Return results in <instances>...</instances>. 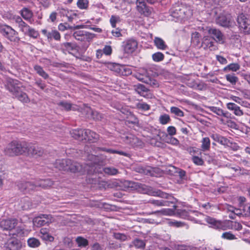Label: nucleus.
Listing matches in <instances>:
<instances>
[{"instance_id":"f03ea898","label":"nucleus","mask_w":250,"mask_h":250,"mask_svg":"<svg viewBox=\"0 0 250 250\" xmlns=\"http://www.w3.org/2000/svg\"><path fill=\"white\" fill-rule=\"evenodd\" d=\"M171 16L176 19V21L185 22L189 19L193 14L191 7L182 3H175L170 10Z\"/></svg>"},{"instance_id":"e433bc0d","label":"nucleus","mask_w":250,"mask_h":250,"mask_svg":"<svg viewBox=\"0 0 250 250\" xmlns=\"http://www.w3.org/2000/svg\"><path fill=\"white\" fill-rule=\"evenodd\" d=\"M201 36L200 34L197 32L192 33L191 36L192 43L197 47H200L201 43L200 42Z\"/></svg>"},{"instance_id":"1a4fd4ad","label":"nucleus","mask_w":250,"mask_h":250,"mask_svg":"<svg viewBox=\"0 0 250 250\" xmlns=\"http://www.w3.org/2000/svg\"><path fill=\"white\" fill-rule=\"evenodd\" d=\"M5 87L13 96L22 87V83L18 80L8 78L5 84Z\"/></svg>"},{"instance_id":"f3484780","label":"nucleus","mask_w":250,"mask_h":250,"mask_svg":"<svg viewBox=\"0 0 250 250\" xmlns=\"http://www.w3.org/2000/svg\"><path fill=\"white\" fill-rule=\"evenodd\" d=\"M216 23L223 27H229L231 25L233 21L230 15H220L216 20Z\"/></svg>"},{"instance_id":"49530a36","label":"nucleus","mask_w":250,"mask_h":250,"mask_svg":"<svg viewBox=\"0 0 250 250\" xmlns=\"http://www.w3.org/2000/svg\"><path fill=\"white\" fill-rule=\"evenodd\" d=\"M76 241L78 246L80 247H85L88 244V241L86 239L81 236L78 237L76 238Z\"/></svg>"},{"instance_id":"774afa93","label":"nucleus","mask_w":250,"mask_h":250,"mask_svg":"<svg viewBox=\"0 0 250 250\" xmlns=\"http://www.w3.org/2000/svg\"><path fill=\"white\" fill-rule=\"evenodd\" d=\"M103 53L106 55H109L112 53V48L110 46L106 45L102 50Z\"/></svg>"},{"instance_id":"a18cd8bd","label":"nucleus","mask_w":250,"mask_h":250,"mask_svg":"<svg viewBox=\"0 0 250 250\" xmlns=\"http://www.w3.org/2000/svg\"><path fill=\"white\" fill-rule=\"evenodd\" d=\"M164 55L160 52L155 53L152 55V59L155 62L162 61L164 59Z\"/></svg>"},{"instance_id":"4c0bfd02","label":"nucleus","mask_w":250,"mask_h":250,"mask_svg":"<svg viewBox=\"0 0 250 250\" xmlns=\"http://www.w3.org/2000/svg\"><path fill=\"white\" fill-rule=\"evenodd\" d=\"M27 244L30 248H36L39 247L41 245V242L37 238L31 237L27 240Z\"/></svg>"},{"instance_id":"6e6552de","label":"nucleus","mask_w":250,"mask_h":250,"mask_svg":"<svg viewBox=\"0 0 250 250\" xmlns=\"http://www.w3.org/2000/svg\"><path fill=\"white\" fill-rule=\"evenodd\" d=\"M136 10L142 15L148 17L152 12L153 8L147 6L145 0H136Z\"/></svg>"},{"instance_id":"79ce46f5","label":"nucleus","mask_w":250,"mask_h":250,"mask_svg":"<svg viewBox=\"0 0 250 250\" xmlns=\"http://www.w3.org/2000/svg\"><path fill=\"white\" fill-rule=\"evenodd\" d=\"M164 140L167 143L173 146H177L179 145V141L177 139L173 137L172 136H169L168 135H166V137Z\"/></svg>"},{"instance_id":"393cba45","label":"nucleus","mask_w":250,"mask_h":250,"mask_svg":"<svg viewBox=\"0 0 250 250\" xmlns=\"http://www.w3.org/2000/svg\"><path fill=\"white\" fill-rule=\"evenodd\" d=\"M39 236L42 240L47 242H53L54 238L49 233V230L47 228H42L40 230Z\"/></svg>"},{"instance_id":"20e7f679","label":"nucleus","mask_w":250,"mask_h":250,"mask_svg":"<svg viewBox=\"0 0 250 250\" xmlns=\"http://www.w3.org/2000/svg\"><path fill=\"white\" fill-rule=\"evenodd\" d=\"M27 147V143L26 142L14 140L8 144L4 152L9 156H18L25 153Z\"/></svg>"},{"instance_id":"39448f33","label":"nucleus","mask_w":250,"mask_h":250,"mask_svg":"<svg viewBox=\"0 0 250 250\" xmlns=\"http://www.w3.org/2000/svg\"><path fill=\"white\" fill-rule=\"evenodd\" d=\"M153 196H159L162 198L169 199V201L166 200L164 199L160 200H154L150 199L149 200L148 203L153 205L155 207H160L163 206H169L170 203H174L175 200L171 195L163 192L160 190H158L154 192Z\"/></svg>"},{"instance_id":"ddd939ff","label":"nucleus","mask_w":250,"mask_h":250,"mask_svg":"<svg viewBox=\"0 0 250 250\" xmlns=\"http://www.w3.org/2000/svg\"><path fill=\"white\" fill-rule=\"evenodd\" d=\"M74 38L78 41L89 42L94 37V34L88 32L79 30L74 32Z\"/></svg>"},{"instance_id":"8fccbe9b","label":"nucleus","mask_w":250,"mask_h":250,"mask_svg":"<svg viewBox=\"0 0 250 250\" xmlns=\"http://www.w3.org/2000/svg\"><path fill=\"white\" fill-rule=\"evenodd\" d=\"M226 78L227 81L229 82L232 85H235L238 79L234 74H228L226 75Z\"/></svg>"},{"instance_id":"dca6fc26","label":"nucleus","mask_w":250,"mask_h":250,"mask_svg":"<svg viewBox=\"0 0 250 250\" xmlns=\"http://www.w3.org/2000/svg\"><path fill=\"white\" fill-rule=\"evenodd\" d=\"M208 32L216 42L220 44L224 43L225 38L219 29L215 28H210L208 30Z\"/></svg>"},{"instance_id":"052dcab7","label":"nucleus","mask_w":250,"mask_h":250,"mask_svg":"<svg viewBox=\"0 0 250 250\" xmlns=\"http://www.w3.org/2000/svg\"><path fill=\"white\" fill-rule=\"evenodd\" d=\"M114 238L121 241H125L127 239V236L124 233L116 232L113 235Z\"/></svg>"},{"instance_id":"c9c22d12","label":"nucleus","mask_w":250,"mask_h":250,"mask_svg":"<svg viewBox=\"0 0 250 250\" xmlns=\"http://www.w3.org/2000/svg\"><path fill=\"white\" fill-rule=\"evenodd\" d=\"M201 150L203 151H208L210 147V140L208 137H204L201 141Z\"/></svg>"},{"instance_id":"473e14b6","label":"nucleus","mask_w":250,"mask_h":250,"mask_svg":"<svg viewBox=\"0 0 250 250\" xmlns=\"http://www.w3.org/2000/svg\"><path fill=\"white\" fill-rule=\"evenodd\" d=\"M154 42L158 49L164 50L167 48L165 41L159 37H155L154 39Z\"/></svg>"},{"instance_id":"13d9d810","label":"nucleus","mask_w":250,"mask_h":250,"mask_svg":"<svg viewBox=\"0 0 250 250\" xmlns=\"http://www.w3.org/2000/svg\"><path fill=\"white\" fill-rule=\"evenodd\" d=\"M99 149H101L102 150H103L104 151H105V152H107L109 153H113V154L117 153V154H120L122 155H125V153L123 151H117L116 150H114V149H108V148H104V147L99 148Z\"/></svg>"},{"instance_id":"0e129e2a","label":"nucleus","mask_w":250,"mask_h":250,"mask_svg":"<svg viewBox=\"0 0 250 250\" xmlns=\"http://www.w3.org/2000/svg\"><path fill=\"white\" fill-rule=\"evenodd\" d=\"M167 131L168 136H172L176 134V129L174 126H169Z\"/></svg>"},{"instance_id":"a878e982","label":"nucleus","mask_w":250,"mask_h":250,"mask_svg":"<svg viewBox=\"0 0 250 250\" xmlns=\"http://www.w3.org/2000/svg\"><path fill=\"white\" fill-rule=\"evenodd\" d=\"M58 105L62 110L69 111L70 110H76L78 109L77 105H73L67 101L60 102L58 104Z\"/></svg>"},{"instance_id":"5701e85b","label":"nucleus","mask_w":250,"mask_h":250,"mask_svg":"<svg viewBox=\"0 0 250 250\" xmlns=\"http://www.w3.org/2000/svg\"><path fill=\"white\" fill-rule=\"evenodd\" d=\"M42 34L46 36L48 40L54 39L56 41H59L61 39V35L60 33L56 30H52L51 31H47L46 29H43L42 31Z\"/></svg>"},{"instance_id":"338daca9","label":"nucleus","mask_w":250,"mask_h":250,"mask_svg":"<svg viewBox=\"0 0 250 250\" xmlns=\"http://www.w3.org/2000/svg\"><path fill=\"white\" fill-rule=\"evenodd\" d=\"M233 113L237 116H241L243 115V111L240 109V107L238 105L233 110Z\"/></svg>"},{"instance_id":"a19ab883","label":"nucleus","mask_w":250,"mask_h":250,"mask_svg":"<svg viewBox=\"0 0 250 250\" xmlns=\"http://www.w3.org/2000/svg\"><path fill=\"white\" fill-rule=\"evenodd\" d=\"M34 68L40 76L42 77L44 79L48 78V75L43 70L41 66L38 65H36L34 66Z\"/></svg>"},{"instance_id":"ea45409f","label":"nucleus","mask_w":250,"mask_h":250,"mask_svg":"<svg viewBox=\"0 0 250 250\" xmlns=\"http://www.w3.org/2000/svg\"><path fill=\"white\" fill-rule=\"evenodd\" d=\"M240 65L237 63H232L228 65L224 68V71L228 72L229 71L236 72L240 69Z\"/></svg>"},{"instance_id":"6ab92c4d","label":"nucleus","mask_w":250,"mask_h":250,"mask_svg":"<svg viewBox=\"0 0 250 250\" xmlns=\"http://www.w3.org/2000/svg\"><path fill=\"white\" fill-rule=\"evenodd\" d=\"M21 247V244L18 239L11 238L5 243L4 250H20Z\"/></svg>"},{"instance_id":"4d7b16f0","label":"nucleus","mask_w":250,"mask_h":250,"mask_svg":"<svg viewBox=\"0 0 250 250\" xmlns=\"http://www.w3.org/2000/svg\"><path fill=\"white\" fill-rule=\"evenodd\" d=\"M230 99L242 106H247V103L238 97L232 96L230 97Z\"/></svg>"},{"instance_id":"f704fd0d","label":"nucleus","mask_w":250,"mask_h":250,"mask_svg":"<svg viewBox=\"0 0 250 250\" xmlns=\"http://www.w3.org/2000/svg\"><path fill=\"white\" fill-rule=\"evenodd\" d=\"M208 109L209 111L213 112L219 116L227 117V112H225L222 109L213 106H208Z\"/></svg>"},{"instance_id":"f8f14e48","label":"nucleus","mask_w":250,"mask_h":250,"mask_svg":"<svg viewBox=\"0 0 250 250\" xmlns=\"http://www.w3.org/2000/svg\"><path fill=\"white\" fill-rule=\"evenodd\" d=\"M18 65L16 61L10 57L8 59L0 60V71H9L10 68H17Z\"/></svg>"},{"instance_id":"e2e57ef3","label":"nucleus","mask_w":250,"mask_h":250,"mask_svg":"<svg viewBox=\"0 0 250 250\" xmlns=\"http://www.w3.org/2000/svg\"><path fill=\"white\" fill-rule=\"evenodd\" d=\"M222 237L228 240H233L236 239L235 236L230 232L223 233Z\"/></svg>"},{"instance_id":"9d476101","label":"nucleus","mask_w":250,"mask_h":250,"mask_svg":"<svg viewBox=\"0 0 250 250\" xmlns=\"http://www.w3.org/2000/svg\"><path fill=\"white\" fill-rule=\"evenodd\" d=\"M52 222V217L50 214H41L33 220L34 226L38 228L46 225H48Z\"/></svg>"},{"instance_id":"69168bd1","label":"nucleus","mask_w":250,"mask_h":250,"mask_svg":"<svg viewBox=\"0 0 250 250\" xmlns=\"http://www.w3.org/2000/svg\"><path fill=\"white\" fill-rule=\"evenodd\" d=\"M119 17L118 16H112L110 19V22L112 27H116V24L119 21Z\"/></svg>"},{"instance_id":"2eb2a0df","label":"nucleus","mask_w":250,"mask_h":250,"mask_svg":"<svg viewBox=\"0 0 250 250\" xmlns=\"http://www.w3.org/2000/svg\"><path fill=\"white\" fill-rule=\"evenodd\" d=\"M18 224V220L14 218L2 219L0 221V228L3 230H11Z\"/></svg>"},{"instance_id":"6e6d98bb","label":"nucleus","mask_w":250,"mask_h":250,"mask_svg":"<svg viewBox=\"0 0 250 250\" xmlns=\"http://www.w3.org/2000/svg\"><path fill=\"white\" fill-rule=\"evenodd\" d=\"M146 83L149 84L154 87H157L159 86V83L156 80L149 77V76H148L147 80L146 81Z\"/></svg>"},{"instance_id":"cd10ccee","label":"nucleus","mask_w":250,"mask_h":250,"mask_svg":"<svg viewBox=\"0 0 250 250\" xmlns=\"http://www.w3.org/2000/svg\"><path fill=\"white\" fill-rule=\"evenodd\" d=\"M85 131V129H74L71 132V134L74 138L81 141L84 140Z\"/></svg>"},{"instance_id":"c756f323","label":"nucleus","mask_w":250,"mask_h":250,"mask_svg":"<svg viewBox=\"0 0 250 250\" xmlns=\"http://www.w3.org/2000/svg\"><path fill=\"white\" fill-rule=\"evenodd\" d=\"M84 136V140H87L88 141L94 142L99 138L98 134L89 129H85Z\"/></svg>"},{"instance_id":"412c9836","label":"nucleus","mask_w":250,"mask_h":250,"mask_svg":"<svg viewBox=\"0 0 250 250\" xmlns=\"http://www.w3.org/2000/svg\"><path fill=\"white\" fill-rule=\"evenodd\" d=\"M125 142L133 147L141 146L143 145L142 142L138 138L131 134L125 137Z\"/></svg>"},{"instance_id":"864d4df0","label":"nucleus","mask_w":250,"mask_h":250,"mask_svg":"<svg viewBox=\"0 0 250 250\" xmlns=\"http://www.w3.org/2000/svg\"><path fill=\"white\" fill-rule=\"evenodd\" d=\"M136 107L138 109L142 111H147L150 109V106L144 102H140L136 104Z\"/></svg>"},{"instance_id":"603ef678","label":"nucleus","mask_w":250,"mask_h":250,"mask_svg":"<svg viewBox=\"0 0 250 250\" xmlns=\"http://www.w3.org/2000/svg\"><path fill=\"white\" fill-rule=\"evenodd\" d=\"M187 85L192 88L196 89H201V85L200 84H198L197 82H196L193 80H188L187 83Z\"/></svg>"},{"instance_id":"58836bf2","label":"nucleus","mask_w":250,"mask_h":250,"mask_svg":"<svg viewBox=\"0 0 250 250\" xmlns=\"http://www.w3.org/2000/svg\"><path fill=\"white\" fill-rule=\"evenodd\" d=\"M135 89L137 93L143 97H146V93L148 90L145 85L141 84L136 85Z\"/></svg>"},{"instance_id":"de8ad7c7","label":"nucleus","mask_w":250,"mask_h":250,"mask_svg":"<svg viewBox=\"0 0 250 250\" xmlns=\"http://www.w3.org/2000/svg\"><path fill=\"white\" fill-rule=\"evenodd\" d=\"M170 112L171 113L179 117H183L184 116V112L180 108L176 106H172L170 108Z\"/></svg>"},{"instance_id":"3c124183","label":"nucleus","mask_w":250,"mask_h":250,"mask_svg":"<svg viewBox=\"0 0 250 250\" xmlns=\"http://www.w3.org/2000/svg\"><path fill=\"white\" fill-rule=\"evenodd\" d=\"M103 170L105 174L109 175H114L118 173V170L113 167H106Z\"/></svg>"},{"instance_id":"f257e3e1","label":"nucleus","mask_w":250,"mask_h":250,"mask_svg":"<svg viewBox=\"0 0 250 250\" xmlns=\"http://www.w3.org/2000/svg\"><path fill=\"white\" fill-rule=\"evenodd\" d=\"M55 167L60 170L70 171L72 172H84L90 173L96 168L95 163H87L84 166L76 162L72 161L70 159H59L56 160Z\"/></svg>"},{"instance_id":"2f4dec72","label":"nucleus","mask_w":250,"mask_h":250,"mask_svg":"<svg viewBox=\"0 0 250 250\" xmlns=\"http://www.w3.org/2000/svg\"><path fill=\"white\" fill-rule=\"evenodd\" d=\"M20 208L23 210H27L32 207L30 199L28 197L22 198L20 203Z\"/></svg>"},{"instance_id":"c03bdc74","label":"nucleus","mask_w":250,"mask_h":250,"mask_svg":"<svg viewBox=\"0 0 250 250\" xmlns=\"http://www.w3.org/2000/svg\"><path fill=\"white\" fill-rule=\"evenodd\" d=\"M171 119L170 116L168 114H164L159 117V123L163 125L169 123Z\"/></svg>"},{"instance_id":"0eeeda50","label":"nucleus","mask_w":250,"mask_h":250,"mask_svg":"<svg viewBox=\"0 0 250 250\" xmlns=\"http://www.w3.org/2000/svg\"><path fill=\"white\" fill-rule=\"evenodd\" d=\"M237 21L241 31L246 34H250V20L245 14H239L237 17Z\"/></svg>"},{"instance_id":"5fc2aeb1","label":"nucleus","mask_w":250,"mask_h":250,"mask_svg":"<svg viewBox=\"0 0 250 250\" xmlns=\"http://www.w3.org/2000/svg\"><path fill=\"white\" fill-rule=\"evenodd\" d=\"M18 27L20 28V31L25 35L27 34L30 27V26L25 22L19 25Z\"/></svg>"},{"instance_id":"bf43d9fd","label":"nucleus","mask_w":250,"mask_h":250,"mask_svg":"<svg viewBox=\"0 0 250 250\" xmlns=\"http://www.w3.org/2000/svg\"><path fill=\"white\" fill-rule=\"evenodd\" d=\"M26 35H28L33 38L36 39L38 37L39 34L37 31L30 27L29 31H28Z\"/></svg>"},{"instance_id":"7c9ffc66","label":"nucleus","mask_w":250,"mask_h":250,"mask_svg":"<svg viewBox=\"0 0 250 250\" xmlns=\"http://www.w3.org/2000/svg\"><path fill=\"white\" fill-rule=\"evenodd\" d=\"M14 96L23 103H28L30 102V99L27 94L21 91V89L18 92H17Z\"/></svg>"},{"instance_id":"680f3d73","label":"nucleus","mask_w":250,"mask_h":250,"mask_svg":"<svg viewBox=\"0 0 250 250\" xmlns=\"http://www.w3.org/2000/svg\"><path fill=\"white\" fill-rule=\"evenodd\" d=\"M192 160L196 165L202 166L204 164L203 160L198 156H193Z\"/></svg>"},{"instance_id":"423d86ee","label":"nucleus","mask_w":250,"mask_h":250,"mask_svg":"<svg viewBox=\"0 0 250 250\" xmlns=\"http://www.w3.org/2000/svg\"><path fill=\"white\" fill-rule=\"evenodd\" d=\"M0 33L11 42H17L20 40L18 32L10 26L0 25Z\"/></svg>"},{"instance_id":"4468645a","label":"nucleus","mask_w":250,"mask_h":250,"mask_svg":"<svg viewBox=\"0 0 250 250\" xmlns=\"http://www.w3.org/2000/svg\"><path fill=\"white\" fill-rule=\"evenodd\" d=\"M27 147L25 153H27L28 155L37 157L42 156L43 153V149L36 145L27 143Z\"/></svg>"},{"instance_id":"09e8293b","label":"nucleus","mask_w":250,"mask_h":250,"mask_svg":"<svg viewBox=\"0 0 250 250\" xmlns=\"http://www.w3.org/2000/svg\"><path fill=\"white\" fill-rule=\"evenodd\" d=\"M77 5L81 9H86L88 6V1L87 0H78Z\"/></svg>"},{"instance_id":"a211bd4d","label":"nucleus","mask_w":250,"mask_h":250,"mask_svg":"<svg viewBox=\"0 0 250 250\" xmlns=\"http://www.w3.org/2000/svg\"><path fill=\"white\" fill-rule=\"evenodd\" d=\"M113 70L122 76H128L132 73V70L129 66L117 63L113 65Z\"/></svg>"},{"instance_id":"72a5a7b5","label":"nucleus","mask_w":250,"mask_h":250,"mask_svg":"<svg viewBox=\"0 0 250 250\" xmlns=\"http://www.w3.org/2000/svg\"><path fill=\"white\" fill-rule=\"evenodd\" d=\"M149 76L148 71L146 69H143L140 70V72L136 74V77L139 81L146 83V81Z\"/></svg>"},{"instance_id":"bb28decb","label":"nucleus","mask_w":250,"mask_h":250,"mask_svg":"<svg viewBox=\"0 0 250 250\" xmlns=\"http://www.w3.org/2000/svg\"><path fill=\"white\" fill-rule=\"evenodd\" d=\"M173 208H163L161 210L153 211L151 214H155L160 215L172 216L174 214V210L176 206H173Z\"/></svg>"},{"instance_id":"7ed1b4c3","label":"nucleus","mask_w":250,"mask_h":250,"mask_svg":"<svg viewBox=\"0 0 250 250\" xmlns=\"http://www.w3.org/2000/svg\"><path fill=\"white\" fill-rule=\"evenodd\" d=\"M53 185V181L50 179H41L36 182L21 181L18 184L19 189L24 193L34 190L37 187L46 188Z\"/></svg>"},{"instance_id":"c85d7f7f","label":"nucleus","mask_w":250,"mask_h":250,"mask_svg":"<svg viewBox=\"0 0 250 250\" xmlns=\"http://www.w3.org/2000/svg\"><path fill=\"white\" fill-rule=\"evenodd\" d=\"M206 220L208 224L210 225V227L214 229H220L222 228L223 225L221 221H217L210 217H207Z\"/></svg>"},{"instance_id":"37998d69","label":"nucleus","mask_w":250,"mask_h":250,"mask_svg":"<svg viewBox=\"0 0 250 250\" xmlns=\"http://www.w3.org/2000/svg\"><path fill=\"white\" fill-rule=\"evenodd\" d=\"M145 242L143 240L139 239H135L134 240L131 245V246H134L137 249H143L145 248Z\"/></svg>"},{"instance_id":"b1692460","label":"nucleus","mask_w":250,"mask_h":250,"mask_svg":"<svg viewBox=\"0 0 250 250\" xmlns=\"http://www.w3.org/2000/svg\"><path fill=\"white\" fill-rule=\"evenodd\" d=\"M20 14L22 18L25 21L30 23H33V13L30 9L26 7H24L20 11Z\"/></svg>"},{"instance_id":"4be33fe9","label":"nucleus","mask_w":250,"mask_h":250,"mask_svg":"<svg viewBox=\"0 0 250 250\" xmlns=\"http://www.w3.org/2000/svg\"><path fill=\"white\" fill-rule=\"evenodd\" d=\"M84 112L86 113V116L88 118H91L95 120H100L103 118L102 114L97 111L93 110L90 107L87 106L84 107Z\"/></svg>"},{"instance_id":"9b49d317","label":"nucleus","mask_w":250,"mask_h":250,"mask_svg":"<svg viewBox=\"0 0 250 250\" xmlns=\"http://www.w3.org/2000/svg\"><path fill=\"white\" fill-rule=\"evenodd\" d=\"M124 52L130 54L134 52L138 47V42L133 39H129L125 41L122 45Z\"/></svg>"},{"instance_id":"aec40b11","label":"nucleus","mask_w":250,"mask_h":250,"mask_svg":"<svg viewBox=\"0 0 250 250\" xmlns=\"http://www.w3.org/2000/svg\"><path fill=\"white\" fill-rule=\"evenodd\" d=\"M200 47H202L204 49H209L210 51H214L217 49V46L215 45L213 39L209 37H204Z\"/></svg>"}]
</instances>
